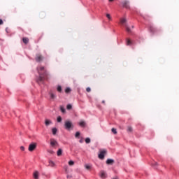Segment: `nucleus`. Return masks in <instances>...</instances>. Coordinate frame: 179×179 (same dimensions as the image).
I'll return each instance as SVG.
<instances>
[{"mask_svg": "<svg viewBox=\"0 0 179 179\" xmlns=\"http://www.w3.org/2000/svg\"><path fill=\"white\" fill-rule=\"evenodd\" d=\"M22 41L24 44H28L29 43V38H23Z\"/></svg>", "mask_w": 179, "mask_h": 179, "instance_id": "ddd939ff", "label": "nucleus"}, {"mask_svg": "<svg viewBox=\"0 0 179 179\" xmlns=\"http://www.w3.org/2000/svg\"><path fill=\"white\" fill-rule=\"evenodd\" d=\"M132 29H134V26H131Z\"/></svg>", "mask_w": 179, "mask_h": 179, "instance_id": "37998d69", "label": "nucleus"}, {"mask_svg": "<svg viewBox=\"0 0 179 179\" xmlns=\"http://www.w3.org/2000/svg\"><path fill=\"white\" fill-rule=\"evenodd\" d=\"M107 153V150H101L100 153L99 154V158L103 160L104 159V155Z\"/></svg>", "mask_w": 179, "mask_h": 179, "instance_id": "0eeeda50", "label": "nucleus"}, {"mask_svg": "<svg viewBox=\"0 0 179 179\" xmlns=\"http://www.w3.org/2000/svg\"><path fill=\"white\" fill-rule=\"evenodd\" d=\"M57 128L54 127L52 129V132L53 135H57Z\"/></svg>", "mask_w": 179, "mask_h": 179, "instance_id": "4468645a", "label": "nucleus"}, {"mask_svg": "<svg viewBox=\"0 0 179 179\" xmlns=\"http://www.w3.org/2000/svg\"><path fill=\"white\" fill-rule=\"evenodd\" d=\"M61 155H62V149L59 148L57 150V156H61Z\"/></svg>", "mask_w": 179, "mask_h": 179, "instance_id": "f3484780", "label": "nucleus"}, {"mask_svg": "<svg viewBox=\"0 0 179 179\" xmlns=\"http://www.w3.org/2000/svg\"><path fill=\"white\" fill-rule=\"evenodd\" d=\"M34 179H38V171H36L34 173Z\"/></svg>", "mask_w": 179, "mask_h": 179, "instance_id": "f8f14e48", "label": "nucleus"}, {"mask_svg": "<svg viewBox=\"0 0 179 179\" xmlns=\"http://www.w3.org/2000/svg\"><path fill=\"white\" fill-rule=\"evenodd\" d=\"M150 31H152V33H155V31H153V27H150Z\"/></svg>", "mask_w": 179, "mask_h": 179, "instance_id": "f704fd0d", "label": "nucleus"}, {"mask_svg": "<svg viewBox=\"0 0 179 179\" xmlns=\"http://www.w3.org/2000/svg\"><path fill=\"white\" fill-rule=\"evenodd\" d=\"M57 92H59V93L62 92V87H61V85H59L57 87Z\"/></svg>", "mask_w": 179, "mask_h": 179, "instance_id": "412c9836", "label": "nucleus"}, {"mask_svg": "<svg viewBox=\"0 0 179 179\" xmlns=\"http://www.w3.org/2000/svg\"><path fill=\"white\" fill-rule=\"evenodd\" d=\"M85 167L86 170H90V169H92V165L86 164Z\"/></svg>", "mask_w": 179, "mask_h": 179, "instance_id": "a211bd4d", "label": "nucleus"}, {"mask_svg": "<svg viewBox=\"0 0 179 179\" xmlns=\"http://www.w3.org/2000/svg\"><path fill=\"white\" fill-rule=\"evenodd\" d=\"M49 164L50 167H54V166H55V164L52 161H49Z\"/></svg>", "mask_w": 179, "mask_h": 179, "instance_id": "6ab92c4d", "label": "nucleus"}, {"mask_svg": "<svg viewBox=\"0 0 179 179\" xmlns=\"http://www.w3.org/2000/svg\"><path fill=\"white\" fill-rule=\"evenodd\" d=\"M76 138H79V136H80V132L77 131L75 134Z\"/></svg>", "mask_w": 179, "mask_h": 179, "instance_id": "393cba45", "label": "nucleus"}, {"mask_svg": "<svg viewBox=\"0 0 179 179\" xmlns=\"http://www.w3.org/2000/svg\"><path fill=\"white\" fill-rule=\"evenodd\" d=\"M64 127L66 129H68L69 131L71 128H73V124H72V122L67 120L64 123Z\"/></svg>", "mask_w": 179, "mask_h": 179, "instance_id": "7ed1b4c3", "label": "nucleus"}, {"mask_svg": "<svg viewBox=\"0 0 179 179\" xmlns=\"http://www.w3.org/2000/svg\"><path fill=\"white\" fill-rule=\"evenodd\" d=\"M80 143H83V139L79 141Z\"/></svg>", "mask_w": 179, "mask_h": 179, "instance_id": "c9c22d12", "label": "nucleus"}, {"mask_svg": "<svg viewBox=\"0 0 179 179\" xmlns=\"http://www.w3.org/2000/svg\"><path fill=\"white\" fill-rule=\"evenodd\" d=\"M79 125L80 127H85V125H86V123L85 122V121H80L79 122Z\"/></svg>", "mask_w": 179, "mask_h": 179, "instance_id": "dca6fc26", "label": "nucleus"}, {"mask_svg": "<svg viewBox=\"0 0 179 179\" xmlns=\"http://www.w3.org/2000/svg\"><path fill=\"white\" fill-rule=\"evenodd\" d=\"M111 131L113 132V134H114V135H117V129L113 128L111 129Z\"/></svg>", "mask_w": 179, "mask_h": 179, "instance_id": "4be33fe9", "label": "nucleus"}, {"mask_svg": "<svg viewBox=\"0 0 179 179\" xmlns=\"http://www.w3.org/2000/svg\"><path fill=\"white\" fill-rule=\"evenodd\" d=\"M37 71L39 74V77L37 79L38 83H43L44 80H45V78L48 76V73L47 72V70H45V68L44 66H40L37 68Z\"/></svg>", "mask_w": 179, "mask_h": 179, "instance_id": "f257e3e1", "label": "nucleus"}, {"mask_svg": "<svg viewBox=\"0 0 179 179\" xmlns=\"http://www.w3.org/2000/svg\"><path fill=\"white\" fill-rule=\"evenodd\" d=\"M43 59H44V57H43V55L41 54H36L35 57V61H36V62H41Z\"/></svg>", "mask_w": 179, "mask_h": 179, "instance_id": "423d86ee", "label": "nucleus"}, {"mask_svg": "<svg viewBox=\"0 0 179 179\" xmlns=\"http://www.w3.org/2000/svg\"><path fill=\"white\" fill-rule=\"evenodd\" d=\"M113 179H119L118 177L113 178Z\"/></svg>", "mask_w": 179, "mask_h": 179, "instance_id": "58836bf2", "label": "nucleus"}, {"mask_svg": "<svg viewBox=\"0 0 179 179\" xmlns=\"http://www.w3.org/2000/svg\"><path fill=\"white\" fill-rule=\"evenodd\" d=\"M58 145V141H57V140H55V138L50 139V146H52V148H57Z\"/></svg>", "mask_w": 179, "mask_h": 179, "instance_id": "39448f33", "label": "nucleus"}, {"mask_svg": "<svg viewBox=\"0 0 179 179\" xmlns=\"http://www.w3.org/2000/svg\"><path fill=\"white\" fill-rule=\"evenodd\" d=\"M0 24H3V21L1 19H0Z\"/></svg>", "mask_w": 179, "mask_h": 179, "instance_id": "72a5a7b5", "label": "nucleus"}, {"mask_svg": "<svg viewBox=\"0 0 179 179\" xmlns=\"http://www.w3.org/2000/svg\"><path fill=\"white\" fill-rule=\"evenodd\" d=\"M36 148H37V143H31L29 145L28 150L29 152H33V151L36 150Z\"/></svg>", "mask_w": 179, "mask_h": 179, "instance_id": "20e7f679", "label": "nucleus"}, {"mask_svg": "<svg viewBox=\"0 0 179 179\" xmlns=\"http://www.w3.org/2000/svg\"><path fill=\"white\" fill-rule=\"evenodd\" d=\"M20 150H22V152H24V146H21L20 147Z\"/></svg>", "mask_w": 179, "mask_h": 179, "instance_id": "473e14b6", "label": "nucleus"}, {"mask_svg": "<svg viewBox=\"0 0 179 179\" xmlns=\"http://www.w3.org/2000/svg\"><path fill=\"white\" fill-rule=\"evenodd\" d=\"M122 6H124V8H127V9H128L129 8V2H128L127 1H124L122 2Z\"/></svg>", "mask_w": 179, "mask_h": 179, "instance_id": "1a4fd4ad", "label": "nucleus"}, {"mask_svg": "<svg viewBox=\"0 0 179 179\" xmlns=\"http://www.w3.org/2000/svg\"><path fill=\"white\" fill-rule=\"evenodd\" d=\"M50 124H52V122L50 120L45 119V126L48 127V125H50Z\"/></svg>", "mask_w": 179, "mask_h": 179, "instance_id": "9d476101", "label": "nucleus"}, {"mask_svg": "<svg viewBox=\"0 0 179 179\" xmlns=\"http://www.w3.org/2000/svg\"><path fill=\"white\" fill-rule=\"evenodd\" d=\"M49 153L52 154V153H54V151H49Z\"/></svg>", "mask_w": 179, "mask_h": 179, "instance_id": "4c0bfd02", "label": "nucleus"}, {"mask_svg": "<svg viewBox=\"0 0 179 179\" xmlns=\"http://www.w3.org/2000/svg\"><path fill=\"white\" fill-rule=\"evenodd\" d=\"M102 103L104 104V103H106V101H102Z\"/></svg>", "mask_w": 179, "mask_h": 179, "instance_id": "ea45409f", "label": "nucleus"}, {"mask_svg": "<svg viewBox=\"0 0 179 179\" xmlns=\"http://www.w3.org/2000/svg\"><path fill=\"white\" fill-rule=\"evenodd\" d=\"M155 166H157V162L155 163Z\"/></svg>", "mask_w": 179, "mask_h": 179, "instance_id": "a19ab883", "label": "nucleus"}, {"mask_svg": "<svg viewBox=\"0 0 179 179\" xmlns=\"http://www.w3.org/2000/svg\"><path fill=\"white\" fill-rule=\"evenodd\" d=\"M134 131V129L131 126L127 127V132H132Z\"/></svg>", "mask_w": 179, "mask_h": 179, "instance_id": "2eb2a0df", "label": "nucleus"}, {"mask_svg": "<svg viewBox=\"0 0 179 179\" xmlns=\"http://www.w3.org/2000/svg\"><path fill=\"white\" fill-rule=\"evenodd\" d=\"M100 177L101 178H107V174L104 171H100Z\"/></svg>", "mask_w": 179, "mask_h": 179, "instance_id": "6e6552de", "label": "nucleus"}, {"mask_svg": "<svg viewBox=\"0 0 179 179\" xmlns=\"http://www.w3.org/2000/svg\"><path fill=\"white\" fill-rule=\"evenodd\" d=\"M60 110H61L62 113H65L66 112L65 108H64L63 106L60 107Z\"/></svg>", "mask_w": 179, "mask_h": 179, "instance_id": "c756f323", "label": "nucleus"}, {"mask_svg": "<svg viewBox=\"0 0 179 179\" xmlns=\"http://www.w3.org/2000/svg\"><path fill=\"white\" fill-rule=\"evenodd\" d=\"M67 178H72V176H71L68 175V176H67Z\"/></svg>", "mask_w": 179, "mask_h": 179, "instance_id": "e433bc0d", "label": "nucleus"}, {"mask_svg": "<svg viewBox=\"0 0 179 179\" xmlns=\"http://www.w3.org/2000/svg\"><path fill=\"white\" fill-rule=\"evenodd\" d=\"M113 163H114V159H108L106 160V164H113Z\"/></svg>", "mask_w": 179, "mask_h": 179, "instance_id": "9b49d317", "label": "nucleus"}, {"mask_svg": "<svg viewBox=\"0 0 179 179\" xmlns=\"http://www.w3.org/2000/svg\"><path fill=\"white\" fill-rule=\"evenodd\" d=\"M50 99H55V94H52V92H50Z\"/></svg>", "mask_w": 179, "mask_h": 179, "instance_id": "5701e85b", "label": "nucleus"}, {"mask_svg": "<svg viewBox=\"0 0 179 179\" xmlns=\"http://www.w3.org/2000/svg\"><path fill=\"white\" fill-rule=\"evenodd\" d=\"M73 164H75V162H73V161H69V166H73Z\"/></svg>", "mask_w": 179, "mask_h": 179, "instance_id": "7c9ffc66", "label": "nucleus"}, {"mask_svg": "<svg viewBox=\"0 0 179 179\" xmlns=\"http://www.w3.org/2000/svg\"><path fill=\"white\" fill-rule=\"evenodd\" d=\"M91 89H90V87H87V89H86V92H87L88 93H90V92H91Z\"/></svg>", "mask_w": 179, "mask_h": 179, "instance_id": "2f4dec72", "label": "nucleus"}, {"mask_svg": "<svg viewBox=\"0 0 179 179\" xmlns=\"http://www.w3.org/2000/svg\"><path fill=\"white\" fill-rule=\"evenodd\" d=\"M120 24H122V26H124L127 33H131V28H129V27H128V24H127V18L120 19Z\"/></svg>", "mask_w": 179, "mask_h": 179, "instance_id": "f03ea898", "label": "nucleus"}, {"mask_svg": "<svg viewBox=\"0 0 179 179\" xmlns=\"http://www.w3.org/2000/svg\"><path fill=\"white\" fill-rule=\"evenodd\" d=\"M70 92H71V88L69 87L66 88L65 93H69Z\"/></svg>", "mask_w": 179, "mask_h": 179, "instance_id": "cd10ccee", "label": "nucleus"}, {"mask_svg": "<svg viewBox=\"0 0 179 179\" xmlns=\"http://www.w3.org/2000/svg\"><path fill=\"white\" fill-rule=\"evenodd\" d=\"M66 109H67V110H72V105L68 104V105L66 106Z\"/></svg>", "mask_w": 179, "mask_h": 179, "instance_id": "b1692460", "label": "nucleus"}, {"mask_svg": "<svg viewBox=\"0 0 179 179\" xmlns=\"http://www.w3.org/2000/svg\"><path fill=\"white\" fill-rule=\"evenodd\" d=\"M91 141H90V138H85V143H90Z\"/></svg>", "mask_w": 179, "mask_h": 179, "instance_id": "a878e982", "label": "nucleus"}, {"mask_svg": "<svg viewBox=\"0 0 179 179\" xmlns=\"http://www.w3.org/2000/svg\"><path fill=\"white\" fill-rule=\"evenodd\" d=\"M113 1H114V0H109V2H113Z\"/></svg>", "mask_w": 179, "mask_h": 179, "instance_id": "79ce46f5", "label": "nucleus"}, {"mask_svg": "<svg viewBox=\"0 0 179 179\" xmlns=\"http://www.w3.org/2000/svg\"><path fill=\"white\" fill-rule=\"evenodd\" d=\"M106 17L108 19V20H112L111 15H110V14H106Z\"/></svg>", "mask_w": 179, "mask_h": 179, "instance_id": "bb28decb", "label": "nucleus"}, {"mask_svg": "<svg viewBox=\"0 0 179 179\" xmlns=\"http://www.w3.org/2000/svg\"><path fill=\"white\" fill-rule=\"evenodd\" d=\"M132 44V42L129 39H127V45H131Z\"/></svg>", "mask_w": 179, "mask_h": 179, "instance_id": "aec40b11", "label": "nucleus"}, {"mask_svg": "<svg viewBox=\"0 0 179 179\" xmlns=\"http://www.w3.org/2000/svg\"><path fill=\"white\" fill-rule=\"evenodd\" d=\"M61 121H62V117H61V116H58L57 117V122H61Z\"/></svg>", "mask_w": 179, "mask_h": 179, "instance_id": "c85d7f7f", "label": "nucleus"}]
</instances>
